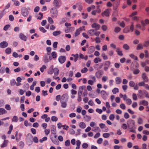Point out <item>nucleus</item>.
Masks as SVG:
<instances>
[{
  "mask_svg": "<svg viewBox=\"0 0 149 149\" xmlns=\"http://www.w3.org/2000/svg\"><path fill=\"white\" fill-rule=\"evenodd\" d=\"M121 30V28L118 27H116L114 29V32L116 33H118Z\"/></svg>",
  "mask_w": 149,
  "mask_h": 149,
  "instance_id": "603ef678",
  "label": "nucleus"
},
{
  "mask_svg": "<svg viewBox=\"0 0 149 149\" xmlns=\"http://www.w3.org/2000/svg\"><path fill=\"white\" fill-rule=\"evenodd\" d=\"M18 120V117L16 116H13L12 120L13 122H17Z\"/></svg>",
  "mask_w": 149,
  "mask_h": 149,
  "instance_id": "c9c22d12",
  "label": "nucleus"
},
{
  "mask_svg": "<svg viewBox=\"0 0 149 149\" xmlns=\"http://www.w3.org/2000/svg\"><path fill=\"white\" fill-rule=\"evenodd\" d=\"M11 52V49L10 48H7L5 50L6 53L8 54H10Z\"/></svg>",
  "mask_w": 149,
  "mask_h": 149,
  "instance_id": "a19ab883",
  "label": "nucleus"
},
{
  "mask_svg": "<svg viewBox=\"0 0 149 149\" xmlns=\"http://www.w3.org/2000/svg\"><path fill=\"white\" fill-rule=\"evenodd\" d=\"M95 30L93 29L89 30L88 32L90 36H93L94 35Z\"/></svg>",
  "mask_w": 149,
  "mask_h": 149,
  "instance_id": "bb28decb",
  "label": "nucleus"
},
{
  "mask_svg": "<svg viewBox=\"0 0 149 149\" xmlns=\"http://www.w3.org/2000/svg\"><path fill=\"white\" fill-rule=\"evenodd\" d=\"M61 33V31H55L53 33V34L55 36L60 35Z\"/></svg>",
  "mask_w": 149,
  "mask_h": 149,
  "instance_id": "f704fd0d",
  "label": "nucleus"
},
{
  "mask_svg": "<svg viewBox=\"0 0 149 149\" xmlns=\"http://www.w3.org/2000/svg\"><path fill=\"white\" fill-rule=\"evenodd\" d=\"M8 44L5 41H3L0 43V47L2 48H4L8 46Z\"/></svg>",
  "mask_w": 149,
  "mask_h": 149,
  "instance_id": "f3484780",
  "label": "nucleus"
},
{
  "mask_svg": "<svg viewBox=\"0 0 149 149\" xmlns=\"http://www.w3.org/2000/svg\"><path fill=\"white\" fill-rule=\"evenodd\" d=\"M88 70V69L86 68L85 67L81 70V72L82 73H86Z\"/></svg>",
  "mask_w": 149,
  "mask_h": 149,
  "instance_id": "09e8293b",
  "label": "nucleus"
},
{
  "mask_svg": "<svg viewBox=\"0 0 149 149\" xmlns=\"http://www.w3.org/2000/svg\"><path fill=\"white\" fill-rule=\"evenodd\" d=\"M51 130L52 134H56V128L55 125H51Z\"/></svg>",
  "mask_w": 149,
  "mask_h": 149,
  "instance_id": "2eb2a0df",
  "label": "nucleus"
},
{
  "mask_svg": "<svg viewBox=\"0 0 149 149\" xmlns=\"http://www.w3.org/2000/svg\"><path fill=\"white\" fill-rule=\"evenodd\" d=\"M110 134L109 133H103V136L105 138H107L109 137Z\"/></svg>",
  "mask_w": 149,
  "mask_h": 149,
  "instance_id": "58836bf2",
  "label": "nucleus"
},
{
  "mask_svg": "<svg viewBox=\"0 0 149 149\" xmlns=\"http://www.w3.org/2000/svg\"><path fill=\"white\" fill-rule=\"evenodd\" d=\"M66 57L65 56H60L58 58L59 62L61 63H63L65 61Z\"/></svg>",
  "mask_w": 149,
  "mask_h": 149,
  "instance_id": "9b49d317",
  "label": "nucleus"
},
{
  "mask_svg": "<svg viewBox=\"0 0 149 149\" xmlns=\"http://www.w3.org/2000/svg\"><path fill=\"white\" fill-rule=\"evenodd\" d=\"M82 147L84 148H86L88 147V145L87 143H84L82 145Z\"/></svg>",
  "mask_w": 149,
  "mask_h": 149,
  "instance_id": "338daca9",
  "label": "nucleus"
},
{
  "mask_svg": "<svg viewBox=\"0 0 149 149\" xmlns=\"http://www.w3.org/2000/svg\"><path fill=\"white\" fill-rule=\"evenodd\" d=\"M115 117V115L113 114H111L109 116V118L111 120L113 121Z\"/></svg>",
  "mask_w": 149,
  "mask_h": 149,
  "instance_id": "de8ad7c7",
  "label": "nucleus"
},
{
  "mask_svg": "<svg viewBox=\"0 0 149 149\" xmlns=\"http://www.w3.org/2000/svg\"><path fill=\"white\" fill-rule=\"evenodd\" d=\"M129 86L130 87H133L134 89L135 90H138L139 89V86L137 84H135L133 81H131L129 82Z\"/></svg>",
  "mask_w": 149,
  "mask_h": 149,
  "instance_id": "20e7f679",
  "label": "nucleus"
},
{
  "mask_svg": "<svg viewBox=\"0 0 149 149\" xmlns=\"http://www.w3.org/2000/svg\"><path fill=\"white\" fill-rule=\"evenodd\" d=\"M47 20L48 22L51 24H52L54 23V21L51 17H48Z\"/></svg>",
  "mask_w": 149,
  "mask_h": 149,
  "instance_id": "4c0bfd02",
  "label": "nucleus"
},
{
  "mask_svg": "<svg viewBox=\"0 0 149 149\" xmlns=\"http://www.w3.org/2000/svg\"><path fill=\"white\" fill-rule=\"evenodd\" d=\"M81 144V141L79 140H77L76 141V145L77 146L76 147V149H79Z\"/></svg>",
  "mask_w": 149,
  "mask_h": 149,
  "instance_id": "5701e85b",
  "label": "nucleus"
},
{
  "mask_svg": "<svg viewBox=\"0 0 149 149\" xmlns=\"http://www.w3.org/2000/svg\"><path fill=\"white\" fill-rule=\"evenodd\" d=\"M101 59L97 57L95 58L94 60V62L95 63H97L99 62H100L101 61Z\"/></svg>",
  "mask_w": 149,
  "mask_h": 149,
  "instance_id": "cd10ccee",
  "label": "nucleus"
},
{
  "mask_svg": "<svg viewBox=\"0 0 149 149\" xmlns=\"http://www.w3.org/2000/svg\"><path fill=\"white\" fill-rule=\"evenodd\" d=\"M132 19L134 21H136L138 22L139 21V18L136 16H134L132 17Z\"/></svg>",
  "mask_w": 149,
  "mask_h": 149,
  "instance_id": "e2e57ef3",
  "label": "nucleus"
},
{
  "mask_svg": "<svg viewBox=\"0 0 149 149\" xmlns=\"http://www.w3.org/2000/svg\"><path fill=\"white\" fill-rule=\"evenodd\" d=\"M79 126L81 129H84L86 127V124L83 122H81L79 124Z\"/></svg>",
  "mask_w": 149,
  "mask_h": 149,
  "instance_id": "412c9836",
  "label": "nucleus"
},
{
  "mask_svg": "<svg viewBox=\"0 0 149 149\" xmlns=\"http://www.w3.org/2000/svg\"><path fill=\"white\" fill-rule=\"evenodd\" d=\"M67 101L66 100L65 101H61L60 102L61 103V106L63 108H65L67 106L66 102Z\"/></svg>",
  "mask_w": 149,
  "mask_h": 149,
  "instance_id": "b1692460",
  "label": "nucleus"
},
{
  "mask_svg": "<svg viewBox=\"0 0 149 149\" xmlns=\"http://www.w3.org/2000/svg\"><path fill=\"white\" fill-rule=\"evenodd\" d=\"M20 38L24 41L26 40V36L22 33H20L19 36Z\"/></svg>",
  "mask_w": 149,
  "mask_h": 149,
  "instance_id": "393cba45",
  "label": "nucleus"
},
{
  "mask_svg": "<svg viewBox=\"0 0 149 149\" xmlns=\"http://www.w3.org/2000/svg\"><path fill=\"white\" fill-rule=\"evenodd\" d=\"M137 123L139 124H141L143 123V119L142 118L139 117L137 119Z\"/></svg>",
  "mask_w": 149,
  "mask_h": 149,
  "instance_id": "2f4dec72",
  "label": "nucleus"
},
{
  "mask_svg": "<svg viewBox=\"0 0 149 149\" xmlns=\"http://www.w3.org/2000/svg\"><path fill=\"white\" fill-rule=\"evenodd\" d=\"M148 103L147 101L143 100L141 101L140 102V105H142L144 106H147L148 105Z\"/></svg>",
  "mask_w": 149,
  "mask_h": 149,
  "instance_id": "aec40b11",
  "label": "nucleus"
},
{
  "mask_svg": "<svg viewBox=\"0 0 149 149\" xmlns=\"http://www.w3.org/2000/svg\"><path fill=\"white\" fill-rule=\"evenodd\" d=\"M130 56L131 58L135 60H138L137 57L136 56H135L133 54H130Z\"/></svg>",
  "mask_w": 149,
  "mask_h": 149,
  "instance_id": "c03bdc74",
  "label": "nucleus"
},
{
  "mask_svg": "<svg viewBox=\"0 0 149 149\" xmlns=\"http://www.w3.org/2000/svg\"><path fill=\"white\" fill-rule=\"evenodd\" d=\"M33 138V136L31 134L29 133L26 136V139L28 141H31Z\"/></svg>",
  "mask_w": 149,
  "mask_h": 149,
  "instance_id": "a211bd4d",
  "label": "nucleus"
},
{
  "mask_svg": "<svg viewBox=\"0 0 149 149\" xmlns=\"http://www.w3.org/2000/svg\"><path fill=\"white\" fill-rule=\"evenodd\" d=\"M81 14L83 16V18L84 19H86L87 18L88 16V15L87 13L85 14L84 13H83Z\"/></svg>",
  "mask_w": 149,
  "mask_h": 149,
  "instance_id": "774afa93",
  "label": "nucleus"
},
{
  "mask_svg": "<svg viewBox=\"0 0 149 149\" xmlns=\"http://www.w3.org/2000/svg\"><path fill=\"white\" fill-rule=\"evenodd\" d=\"M125 102L126 104L128 105L131 104L132 102L131 100L130 99H127L126 100Z\"/></svg>",
  "mask_w": 149,
  "mask_h": 149,
  "instance_id": "37998d69",
  "label": "nucleus"
},
{
  "mask_svg": "<svg viewBox=\"0 0 149 149\" xmlns=\"http://www.w3.org/2000/svg\"><path fill=\"white\" fill-rule=\"evenodd\" d=\"M53 72L54 73V74L55 75H57L59 73V70L58 69L55 68L53 70L51 69L49 70L48 72V73L50 74H52Z\"/></svg>",
  "mask_w": 149,
  "mask_h": 149,
  "instance_id": "423d86ee",
  "label": "nucleus"
},
{
  "mask_svg": "<svg viewBox=\"0 0 149 149\" xmlns=\"http://www.w3.org/2000/svg\"><path fill=\"white\" fill-rule=\"evenodd\" d=\"M7 112L4 109L0 108V115H3L6 113Z\"/></svg>",
  "mask_w": 149,
  "mask_h": 149,
  "instance_id": "a878e982",
  "label": "nucleus"
},
{
  "mask_svg": "<svg viewBox=\"0 0 149 149\" xmlns=\"http://www.w3.org/2000/svg\"><path fill=\"white\" fill-rule=\"evenodd\" d=\"M58 118L55 116H52L51 117V120L52 121L56 122L58 120Z\"/></svg>",
  "mask_w": 149,
  "mask_h": 149,
  "instance_id": "052dcab7",
  "label": "nucleus"
},
{
  "mask_svg": "<svg viewBox=\"0 0 149 149\" xmlns=\"http://www.w3.org/2000/svg\"><path fill=\"white\" fill-rule=\"evenodd\" d=\"M103 17L104 16L108 17L109 14V9H106L101 14Z\"/></svg>",
  "mask_w": 149,
  "mask_h": 149,
  "instance_id": "dca6fc26",
  "label": "nucleus"
},
{
  "mask_svg": "<svg viewBox=\"0 0 149 149\" xmlns=\"http://www.w3.org/2000/svg\"><path fill=\"white\" fill-rule=\"evenodd\" d=\"M21 12L22 14L24 17L27 16L29 14V12L28 10L24 7L22 9Z\"/></svg>",
  "mask_w": 149,
  "mask_h": 149,
  "instance_id": "7ed1b4c3",
  "label": "nucleus"
},
{
  "mask_svg": "<svg viewBox=\"0 0 149 149\" xmlns=\"http://www.w3.org/2000/svg\"><path fill=\"white\" fill-rule=\"evenodd\" d=\"M101 29L103 31H105L107 29V27L105 25H103L101 26Z\"/></svg>",
  "mask_w": 149,
  "mask_h": 149,
  "instance_id": "a18cd8bd",
  "label": "nucleus"
},
{
  "mask_svg": "<svg viewBox=\"0 0 149 149\" xmlns=\"http://www.w3.org/2000/svg\"><path fill=\"white\" fill-rule=\"evenodd\" d=\"M43 14L40 13H39L38 16V19L41 20L43 17Z\"/></svg>",
  "mask_w": 149,
  "mask_h": 149,
  "instance_id": "0e129e2a",
  "label": "nucleus"
},
{
  "mask_svg": "<svg viewBox=\"0 0 149 149\" xmlns=\"http://www.w3.org/2000/svg\"><path fill=\"white\" fill-rule=\"evenodd\" d=\"M116 82L117 84H120L121 82V79L120 78L117 77L116 78Z\"/></svg>",
  "mask_w": 149,
  "mask_h": 149,
  "instance_id": "c85d7f7f",
  "label": "nucleus"
},
{
  "mask_svg": "<svg viewBox=\"0 0 149 149\" xmlns=\"http://www.w3.org/2000/svg\"><path fill=\"white\" fill-rule=\"evenodd\" d=\"M91 27L93 28H94L96 30L100 29V26L95 23L92 24L91 25Z\"/></svg>",
  "mask_w": 149,
  "mask_h": 149,
  "instance_id": "4468645a",
  "label": "nucleus"
},
{
  "mask_svg": "<svg viewBox=\"0 0 149 149\" xmlns=\"http://www.w3.org/2000/svg\"><path fill=\"white\" fill-rule=\"evenodd\" d=\"M51 55L53 58H56L57 56V54L55 52H52L51 53Z\"/></svg>",
  "mask_w": 149,
  "mask_h": 149,
  "instance_id": "49530a36",
  "label": "nucleus"
},
{
  "mask_svg": "<svg viewBox=\"0 0 149 149\" xmlns=\"http://www.w3.org/2000/svg\"><path fill=\"white\" fill-rule=\"evenodd\" d=\"M68 98V96L67 94H64L63 95L61 98V101H67Z\"/></svg>",
  "mask_w": 149,
  "mask_h": 149,
  "instance_id": "ddd939ff",
  "label": "nucleus"
},
{
  "mask_svg": "<svg viewBox=\"0 0 149 149\" xmlns=\"http://www.w3.org/2000/svg\"><path fill=\"white\" fill-rule=\"evenodd\" d=\"M120 107L123 110H125L126 108V106L123 103H122L120 104Z\"/></svg>",
  "mask_w": 149,
  "mask_h": 149,
  "instance_id": "13d9d810",
  "label": "nucleus"
},
{
  "mask_svg": "<svg viewBox=\"0 0 149 149\" xmlns=\"http://www.w3.org/2000/svg\"><path fill=\"white\" fill-rule=\"evenodd\" d=\"M134 29V23L133 22H132L131 23V25L130 26V30L131 32H132L133 31Z\"/></svg>",
  "mask_w": 149,
  "mask_h": 149,
  "instance_id": "3c124183",
  "label": "nucleus"
},
{
  "mask_svg": "<svg viewBox=\"0 0 149 149\" xmlns=\"http://www.w3.org/2000/svg\"><path fill=\"white\" fill-rule=\"evenodd\" d=\"M122 88L124 91L125 92L128 88V86L127 85H124L122 86Z\"/></svg>",
  "mask_w": 149,
  "mask_h": 149,
  "instance_id": "69168bd1",
  "label": "nucleus"
},
{
  "mask_svg": "<svg viewBox=\"0 0 149 149\" xmlns=\"http://www.w3.org/2000/svg\"><path fill=\"white\" fill-rule=\"evenodd\" d=\"M50 12L53 17H56L58 15V11L56 8H53L51 10Z\"/></svg>",
  "mask_w": 149,
  "mask_h": 149,
  "instance_id": "f03ea898",
  "label": "nucleus"
},
{
  "mask_svg": "<svg viewBox=\"0 0 149 149\" xmlns=\"http://www.w3.org/2000/svg\"><path fill=\"white\" fill-rule=\"evenodd\" d=\"M46 66L45 65H44L40 68V70L42 72H43L44 71V70L46 69Z\"/></svg>",
  "mask_w": 149,
  "mask_h": 149,
  "instance_id": "8fccbe9b",
  "label": "nucleus"
},
{
  "mask_svg": "<svg viewBox=\"0 0 149 149\" xmlns=\"http://www.w3.org/2000/svg\"><path fill=\"white\" fill-rule=\"evenodd\" d=\"M141 24L143 27L141 29V30L142 31H144L145 29L144 26H145L146 25L149 24V19H146L145 20L144 22L143 21H142L141 22Z\"/></svg>",
  "mask_w": 149,
  "mask_h": 149,
  "instance_id": "6e6552de",
  "label": "nucleus"
},
{
  "mask_svg": "<svg viewBox=\"0 0 149 149\" xmlns=\"http://www.w3.org/2000/svg\"><path fill=\"white\" fill-rule=\"evenodd\" d=\"M142 78L143 81L145 82H148L149 81V79L145 73H143L142 75Z\"/></svg>",
  "mask_w": 149,
  "mask_h": 149,
  "instance_id": "9d476101",
  "label": "nucleus"
},
{
  "mask_svg": "<svg viewBox=\"0 0 149 149\" xmlns=\"http://www.w3.org/2000/svg\"><path fill=\"white\" fill-rule=\"evenodd\" d=\"M143 45L142 44H139L136 47V49L137 50H139L140 49H142L143 48Z\"/></svg>",
  "mask_w": 149,
  "mask_h": 149,
  "instance_id": "c756f323",
  "label": "nucleus"
},
{
  "mask_svg": "<svg viewBox=\"0 0 149 149\" xmlns=\"http://www.w3.org/2000/svg\"><path fill=\"white\" fill-rule=\"evenodd\" d=\"M53 4L54 6L58 8L61 4L60 0H54L53 2Z\"/></svg>",
  "mask_w": 149,
  "mask_h": 149,
  "instance_id": "1a4fd4ad",
  "label": "nucleus"
},
{
  "mask_svg": "<svg viewBox=\"0 0 149 149\" xmlns=\"http://www.w3.org/2000/svg\"><path fill=\"white\" fill-rule=\"evenodd\" d=\"M72 56L74 57V61L76 62L78 59L79 57V55L78 54H72Z\"/></svg>",
  "mask_w": 149,
  "mask_h": 149,
  "instance_id": "7c9ffc66",
  "label": "nucleus"
},
{
  "mask_svg": "<svg viewBox=\"0 0 149 149\" xmlns=\"http://www.w3.org/2000/svg\"><path fill=\"white\" fill-rule=\"evenodd\" d=\"M18 132L17 131H16L15 132V136L16 138V139L17 141L22 136V134L21 133H19L18 134Z\"/></svg>",
  "mask_w": 149,
  "mask_h": 149,
  "instance_id": "6ab92c4d",
  "label": "nucleus"
},
{
  "mask_svg": "<svg viewBox=\"0 0 149 149\" xmlns=\"http://www.w3.org/2000/svg\"><path fill=\"white\" fill-rule=\"evenodd\" d=\"M95 40L96 43H99L101 42V40L100 38L98 37L95 38Z\"/></svg>",
  "mask_w": 149,
  "mask_h": 149,
  "instance_id": "6e6d98bb",
  "label": "nucleus"
},
{
  "mask_svg": "<svg viewBox=\"0 0 149 149\" xmlns=\"http://www.w3.org/2000/svg\"><path fill=\"white\" fill-rule=\"evenodd\" d=\"M111 64L110 62L109 61H106L104 62V65L105 66L104 67V70L105 71H107L109 67Z\"/></svg>",
  "mask_w": 149,
  "mask_h": 149,
  "instance_id": "f8f14e48",
  "label": "nucleus"
},
{
  "mask_svg": "<svg viewBox=\"0 0 149 149\" xmlns=\"http://www.w3.org/2000/svg\"><path fill=\"white\" fill-rule=\"evenodd\" d=\"M149 45V41H145L143 43V46L145 47H148Z\"/></svg>",
  "mask_w": 149,
  "mask_h": 149,
  "instance_id": "bf43d9fd",
  "label": "nucleus"
},
{
  "mask_svg": "<svg viewBox=\"0 0 149 149\" xmlns=\"http://www.w3.org/2000/svg\"><path fill=\"white\" fill-rule=\"evenodd\" d=\"M90 78L92 80H89L88 81V84L92 85L96 81V79L95 77L93 76H90Z\"/></svg>",
  "mask_w": 149,
  "mask_h": 149,
  "instance_id": "39448f33",
  "label": "nucleus"
},
{
  "mask_svg": "<svg viewBox=\"0 0 149 149\" xmlns=\"http://www.w3.org/2000/svg\"><path fill=\"white\" fill-rule=\"evenodd\" d=\"M102 57L103 59L104 60H107L108 58L107 55H106L104 53H102L101 54Z\"/></svg>",
  "mask_w": 149,
  "mask_h": 149,
  "instance_id": "473e14b6",
  "label": "nucleus"
},
{
  "mask_svg": "<svg viewBox=\"0 0 149 149\" xmlns=\"http://www.w3.org/2000/svg\"><path fill=\"white\" fill-rule=\"evenodd\" d=\"M8 140H4L3 143L1 145V148H4L7 146L8 143Z\"/></svg>",
  "mask_w": 149,
  "mask_h": 149,
  "instance_id": "4be33fe9",
  "label": "nucleus"
},
{
  "mask_svg": "<svg viewBox=\"0 0 149 149\" xmlns=\"http://www.w3.org/2000/svg\"><path fill=\"white\" fill-rule=\"evenodd\" d=\"M145 82L143 81H141L139 82L138 83V86H144Z\"/></svg>",
  "mask_w": 149,
  "mask_h": 149,
  "instance_id": "680f3d73",
  "label": "nucleus"
},
{
  "mask_svg": "<svg viewBox=\"0 0 149 149\" xmlns=\"http://www.w3.org/2000/svg\"><path fill=\"white\" fill-rule=\"evenodd\" d=\"M123 48L126 50H128L130 49L129 46L127 44H124L123 46Z\"/></svg>",
  "mask_w": 149,
  "mask_h": 149,
  "instance_id": "79ce46f5",
  "label": "nucleus"
},
{
  "mask_svg": "<svg viewBox=\"0 0 149 149\" xmlns=\"http://www.w3.org/2000/svg\"><path fill=\"white\" fill-rule=\"evenodd\" d=\"M50 130L49 129H45L44 132L46 135H47L50 132Z\"/></svg>",
  "mask_w": 149,
  "mask_h": 149,
  "instance_id": "4d7b16f0",
  "label": "nucleus"
},
{
  "mask_svg": "<svg viewBox=\"0 0 149 149\" xmlns=\"http://www.w3.org/2000/svg\"><path fill=\"white\" fill-rule=\"evenodd\" d=\"M86 88V86H81L79 88V92H78V95L79 96V98L78 100V102H80L81 100V95L83 90L84 89Z\"/></svg>",
  "mask_w": 149,
  "mask_h": 149,
  "instance_id": "f257e3e1",
  "label": "nucleus"
},
{
  "mask_svg": "<svg viewBox=\"0 0 149 149\" xmlns=\"http://www.w3.org/2000/svg\"><path fill=\"white\" fill-rule=\"evenodd\" d=\"M10 84L11 86L15 85L16 84V82L15 80L14 79H13L11 80L10 81Z\"/></svg>",
  "mask_w": 149,
  "mask_h": 149,
  "instance_id": "e433bc0d",
  "label": "nucleus"
},
{
  "mask_svg": "<svg viewBox=\"0 0 149 149\" xmlns=\"http://www.w3.org/2000/svg\"><path fill=\"white\" fill-rule=\"evenodd\" d=\"M112 92L113 94H115L119 92V89L118 88H114L112 90Z\"/></svg>",
  "mask_w": 149,
  "mask_h": 149,
  "instance_id": "72a5a7b5",
  "label": "nucleus"
},
{
  "mask_svg": "<svg viewBox=\"0 0 149 149\" xmlns=\"http://www.w3.org/2000/svg\"><path fill=\"white\" fill-rule=\"evenodd\" d=\"M13 126L11 124L10 125L9 130L7 133L8 134H11V131L13 129Z\"/></svg>",
  "mask_w": 149,
  "mask_h": 149,
  "instance_id": "ea45409f",
  "label": "nucleus"
},
{
  "mask_svg": "<svg viewBox=\"0 0 149 149\" xmlns=\"http://www.w3.org/2000/svg\"><path fill=\"white\" fill-rule=\"evenodd\" d=\"M65 145L67 147L69 146L70 145V142L69 140H67L65 142Z\"/></svg>",
  "mask_w": 149,
  "mask_h": 149,
  "instance_id": "864d4df0",
  "label": "nucleus"
},
{
  "mask_svg": "<svg viewBox=\"0 0 149 149\" xmlns=\"http://www.w3.org/2000/svg\"><path fill=\"white\" fill-rule=\"evenodd\" d=\"M116 51L117 52L118 54V55L120 56H122L123 55V54L122 52L121 51H120L119 48L117 49Z\"/></svg>",
  "mask_w": 149,
  "mask_h": 149,
  "instance_id": "5fc2aeb1",
  "label": "nucleus"
},
{
  "mask_svg": "<svg viewBox=\"0 0 149 149\" xmlns=\"http://www.w3.org/2000/svg\"><path fill=\"white\" fill-rule=\"evenodd\" d=\"M83 30H85V26H82V27H80L79 29H77L74 33V36L75 37L79 35L81 31Z\"/></svg>",
  "mask_w": 149,
  "mask_h": 149,
  "instance_id": "0eeeda50",
  "label": "nucleus"
}]
</instances>
